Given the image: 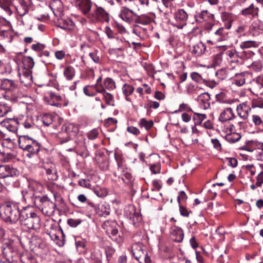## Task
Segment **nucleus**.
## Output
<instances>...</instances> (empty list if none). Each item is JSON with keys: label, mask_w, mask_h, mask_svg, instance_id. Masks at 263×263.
I'll return each instance as SVG.
<instances>
[{"label": "nucleus", "mask_w": 263, "mask_h": 263, "mask_svg": "<svg viewBox=\"0 0 263 263\" xmlns=\"http://www.w3.org/2000/svg\"><path fill=\"white\" fill-rule=\"evenodd\" d=\"M259 9L255 7L253 4H251L248 8H245L241 11L243 15H251L253 16H258Z\"/></svg>", "instance_id": "bb28decb"}, {"label": "nucleus", "mask_w": 263, "mask_h": 263, "mask_svg": "<svg viewBox=\"0 0 263 263\" xmlns=\"http://www.w3.org/2000/svg\"><path fill=\"white\" fill-rule=\"evenodd\" d=\"M258 43L255 41H246L242 42L240 44V47L241 49L250 48H256L258 47Z\"/></svg>", "instance_id": "473e14b6"}, {"label": "nucleus", "mask_w": 263, "mask_h": 263, "mask_svg": "<svg viewBox=\"0 0 263 263\" xmlns=\"http://www.w3.org/2000/svg\"><path fill=\"white\" fill-rule=\"evenodd\" d=\"M99 90H96V88L93 86H87L83 89L84 92L88 97H93L97 92H98Z\"/></svg>", "instance_id": "ea45409f"}, {"label": "nucleus", "mask_w": 263, "mask_h": 263, "mask_svg": "<svg viewBox=\"0 0 263 263\" xmlns=\"http://www.w3.org/2000/svg\"><path fill=\"white\" fill-rule=\"evenodd\" d=\"M255 158L257 160L263 161V151L255 149Z\"/></svg>", "instance_id": "0e129e2a"}, {"label": "nucleus", "mask_w": 263, "mask_h": 263, "mask_svg": "<svg viewBox=\"0 0 263 263\" xmlns=\"http://www.w3.org/2000/svg\"><path fill=\"white\" fill-rule=\"evenodd\" d=\"M45 45L40 43L34 44L32 45V49L36 51L43 50L45 48Z\"/></svg>", "instance_id": "680f3d73"}, {"label": "nucleus", "mask_w": 263, "mask_h": 263, "mask_svg": "<svg viewBox=\"0 0 263 263\" xmlns=\"http://www.w3.org/2000/svg\"><path fill=\"white\" fill-rule=\"evenodd\" d=\"M159 106V103L156 101H149L144 105V107L148 112L151 111L152 108L157 109Z\"/></svg>", "instance_id": "79ce46f5"}, {"label": "nucleus", "mask_w": 263, "mask_h": 263, "mask_svg": "<svg viewBox=\"0 0 263 263\" xmlns=\"http://www.w3.org/2000/svg\"><path fill=\"white\" fill-rule=\"evenodd\" d=\"M50 229H47V234L49 235L51 239L54 241L59 246L64 245L63 240H60L59 235L61 234L62 230L60 229L54 223L51 224Z\"/></svg>", "instance_id": "6e6552de"}, {"label": "nucleus", "mask_w": 263, "mask_h": 263, "mask_svg": "<svg viewBox=\"0 0 263 263\" xmlns=\"http://www.w3.org/2000/svg\"><path fill=\"white\" fill-rule=\"evenodd\" d=\"M72 126L71 124H66L63 126V130L58 135V141L60 144H62L69 141L70 139V128Z\"/></svg>", "instance_id": "dca6fc26"}, {"label": "nucleus", "mask_w": 263, "mask_h": 263, "mask_svg": "<svg viewBox=\"0 0 263 263\" xmlns=\"http://www.w3.org/2000/svg\"><path fill=\"white\" fill-rule=\"evenodd\" d=\"M240 138L241 136L240 135L235 133L232 135H228L226 137L227 140L230 143H235L237 142L240 139Z\"/></svg>", "instance_id": "de8ad7c7"}, {"label": "nucleus", "mask_w": 263, "mask_h": 263, "mask_svg": "<svg viewBox=\"0 0 263 263\" xmlns=\"http://www.w3.org/2000/svg\"><path fill=\"white\" fill-rule=\"evenodd\" d=\"M17 13L20 16H24L27 14L29 10V7L27 3L24 0H19L18 4L15 6Z\"/></svg>", "instance_id": "b1692460"}, {"label": "nucleus", "mask_w": 263, "mask_h": 263, "mask_svg": "<svg viewBox=\"0 0 263 263\" xmlns=\"http://www.w3.org/2000/svg\"><path fill=\"white\" fill-rule=\"evenodd\" d=\"M23 125L25 128H30L33 125V120L31 118H28L23 123Z\"/></svg>", "instance_id": "e2e57ef3"}, {"label": "nucleus", "mask_w": 263, "mask_h": 263, "mask_svg": "<svg viewBox=\"0 0 263 263\" xmlns=\"http://www.w3.org/2000/svg\"><path fill=\"white\" fill-rule=\"evenodd\" d=\"M192 111L191 107L188 105V104L185 103H182L180 105L179 109L174 111V113H177L180 111Z\"/></svg>", "instance_id": "603ef678"}, {"label": "nucleus", "mask_w": 263, "mask_h": 263, "mask_svg": "<svg viewBox=\"0 0 263 263\" xmlns=\"http://www.w3.org/2000/svg\"><path fill=\"white\" fill-rule=\"evenodd\" d=\"M99 135V132L97 129H93L87 134L89 139L94 140L97 138Z\"/></svg>", "instance_id": "864d4df0"}, {"label": "nucleus", "mask_w": 263, "mask_h": 263, "mask_svg": "<svg viewBox=\"0 0 263 263\" xmlns=\"http://www.w3.org/2000/svg\"><path fill=\"white\" fill-rule=\"evenodd\" d=\"M256 185L261 187L263 184V171L260 172L256 176Z\"/></svg>", "instance_id": "4d7b16f0"}, {"label": "nucleus", "mask_w": 263, "mask_h": 263, "mask_svg": "<svg viewBox=\"0 0 263 263\" xmlns=\"http://www.w3.org/2000/svg\"><path fill=\"white\" fill-rule=\"evenodd\" d=\"M115 253V250L110 247H107L105 248V253L107 259L109 261L112 255Z\"/></svg>", "instance_id": "3c124183"}, {"label": "nucleus", "mask_w": 263, "mask_h": 263, "mask_svg": "<svg viewBox=\"0 0 263 263\" xmlns=\"http://www.w3.org/2000/svg\"><path fill=\"white\" fill-rule=\"evenodd\" d=\"M1 213L3 219L9 224H15L21 220L22 210L19 209L18 204L15 202H5L1 207Z\"/></svg>", "instance_id": "7ed1b4c3"}, {"label": "nucleus", "mask_w": 263, "mask_h": 263, "mask_svg": "<svg viewBox=\"0 0 263 263\" xmlns=\"http://www.w3.org/2000/svg\"><path fill=\"white\" fill-rule=\"evenodd\" d=\"M127 131L135 136H137L140 134L139 129L138 128L133 126L127 127Z\"/></svg>", "instance_id": "13d9d810"}, {"label": "nucleus", "mask_w": 263, "mask_h": 263, "mask_svg": "<svg viewBox=\"0 0 263 263\" xmlns=\"http://www.w3.org/2000/svg\"><path fill=\"white\" fill-rule=\"evenodd\" d=\"M137 17L136 19L135 22L137 23L141 24L144 25L150 24L153 21L152 18L146 15H142L141 16L137 15Z\"/></svg>", "instance_id": "72a5a7b5"}, {"label": "nucleus", "mask_w": 263, "mask_h": 263, "mask_svg": "<svg viewBox=\"0 0 263 263\" xmlns=\"http://www.w3.org/2000/svg\"><path fill=\"white\" fill-rule=\"evenodd\" d=\"M251 110L250 106L247 104V102L240 104L237 107L238 115L243 120L248 119Z\"/></svg>", "instance_id": "4be33fe9"}, {"label": "nucleus", "mask_w": 263, "mask_h": 263, "mask_svg": "<svg viewBox=\"0 0 263 263\" xmlns=\"http://www.w3.org/2000/svg\"><path fill=\"white\" fill-rule=\"evenodd\" d=\"M252 120L254 126L263 132V117L257 115H253L252 116Z\"/></svg>", "instance_id": "c85d7f7f"}, {"label": "nucleus", "mask_w": 263, "mask_h": 263, "mask_svg": "<svg viewBox=\"0 0 263 263\" xmlns=\"http://www.w3.org/2000/svg\"><path fill=\"white\" fill-rule=\"evenodd\" d=\"M21 224L26 228L34 231L39 230L42 225L41 218L30 206L22 209Z\"/></svg>", "instance_id": "f03ea898"}, {"label": "nucleus", "mask_w": 263, "mask_h": 263, "mask_svg": "<svg viewBox=\"0 0 263 263\" xmlns=\"http://www.w3.org/2000/svg\"><path fill=\"white\" fill-rule=\"evenodd\" d=\"M22 194L24 201L26 202L30 201L33 202L44 215L50 216L54 214L56 204L49 199L47 197H36L34 200L33 192L23 190Z\"/></svg>", "instance_id": "f257e3e1"}, {"label": "nucleus", "mask_w": 263, "mask_h": 263, "mask_svg": "<svg viewBox=\"0 0 263 263\" xmlns=\"http://www.w3.org/2000/svg\"><path fill=\"white\" fill-rule=\"evenodd\" d=\"M188 14L183 9H179L174 14L172 25L179 29H182L186 24Z\"/></svg>", "instance_id": "423d86ee"}, {"label": "nucleus", "mask_w": 263, "mask_h": 263, "mask_svg": "<svg viewBox=\"0 0 263 263\" xmlns=\"http://www.w3.org/2000/svg\"><path fill=\"white\" fill-rule=\"evenodd\" d=\"M42 242L43 241L40 237L36 235H33L31 237L29 241L30 248L32 250L41 248L42 247Z\"/></svg>", "instance_id": "a878e982"}, {"label": "nucleus", "mask_w": 263, "mask_h": 263, "mask_svg": "<svg viewBox=\"0 0 263 263\" xmlns=\"http://www.w3.org/2000/svg\"><path fill=\"white\" fill-rule=\"evenodd\" d=\"M81 222L82 220L80 219L70 218L67 220L68 224L73 228L77 227Z\"/></svg>", "instance_id": "09e8293b"}, {"label": "nucleus", "mask_w": 263, "mask_h": 263, "mask_svg": "<svg viewBox=\"0 0 263 263\" xmlns=\"http://www.w3.org/2000/svg\"><path fill=\"white\" fill-rule=\"evenodd\" d=\"M103 88L98 90V92L103 95L104 99H112L114 97V95L110 92H107L105 89L112 90L116 88V84L115 81L110 78H106L103 84Z\"/></svg>", "instance_id": "0eeeda50"}, {"label": "nucleus", "mask_w": 263, "mask_h": 263, "mask_svg": "<svg viewBox=\"0 0 263 263\" xmlns=\"http://www.w3.org/2000/svg\"><path fill=\"white\" fill-rule=\"evenodd\" d=\"M11 111V106H8V105L7 104L0 103V118L4 117L8 112Z\"/></svg>", "instance_id": "a19ab883"}, {"label": "nucleus", "mask_w": 263, "mask_h": 263, "mask_svg": "<svg viewBox=\"0 0 263 263\" xmlns=\"http://www.w3.org/2000/svg\"><path fill=\"white\" fill-rule=\"evenodd\" d=\"M205 46L201 42L195 43L191 45L190 47L191 53L196 57H199L202 55L205 52Z\"/></svg>", "instance_id": "aec40b11"}, {"label": "nucleus", "mask_w": 263, "mask_h": 263, "mask_svg": "<svg viewBox=\"0 0 263 263\" xmlns=\"http://www.w3.org/2000/svg\"><path fill=\"white\" fill-rule=\"evenodd\" d=\"M179 206L180 215L184 217H189L190 212L187 211V210L185 207L181 205V204H179Z\"/></svg>", "instance_id": "bf43d9fd"}, {"label": "nucleus", "mask_w": 263, "mask_h": 263, "mask_svg": "<svg viewBox=\"0 0 263 263\" xmlns=\"http://www.w3.org/2000/svg\"><path fill=\"white\" fill-rule=\"evenodd\" d=\"M236 118L231 108L228 107L224 109L220 114L218 120L221 122H226Z\"/></svg>", "instance_id": "5701e85b"}, {"label": "nucleus", "mask_w": 263, "mask_h": 263, "mask_svg": "<svg viewBox=\"0 0 263 263\" xmlns=\"http://www.w3.org/2000/svg\"><path fill=\"white\" fill-rule=\"evenodd\" d=\"M211 142L213 145V146L216 149L220 151L221 148V144L217 139H212Z\"/></svg>", "instance_id": "774afa93"}, {"label": "nucleus", "mask_w": 263, "mask_h": 263, "mask_svg": "<svg viewBox=\"0 0 263 263\" xmlns=\"http://www.w3.org/2000/svg\"><path fill=\"white\" fill-rule=\"evenodd\" d=\"M154 123L152 120H147L145 118L140 119L139 125L141 127H144L146 130H148L153 126Z\"/></svg>", "instance_id": "c9c22d12"}, {"label": "nucleus", "mask_w": 263, "mask_h": 263, "mask_svg": "<svg viewBox=\"0 0 263 263\" xmlns=\"http://www.w3.org/2000/svg\"><path fill=\"white\" fill-rule=\"evenodd\" d=\"M17 173V170L10 165H0V178L12 177L16 175Z\"/></svg>", "instance_id": "4468645a"}, {"label": "nucleus", "mask_w": 263, "mask_h": 263, "mask_svg": "<svg viewBox=\"0 0 263 263\" xmlns=\"http://www.w3.org/2000/svg\"><path fill=\"white\" fill-rule=\"evenodd\" d=\"M97 214L100 216L105 217L110 213L109 209H107L104 205H100L96 210Z\"/></svg>", "instance_id": "e433bc0d"}, {"label": "nucleus", "mask_w": 263, "mask_h": 263, "mask_svg": "<svg viewBox=\"0 0 263 263\" xmlns=\"http://www.w3.org/2000/svg\"><path fill=\"white\" fill-rule=\"evenodd\" d=\"M187 198V196L184 191H180L177 197V201L179 204L181 200H185Z\"/></svg>", "instance_id": "69168bd1"}, {"label": "nucleus", "mask_w": 263, "mask_h": 263, "mask_svg": "<svg viewBox=\"0 0 263 263\" xmlns=\"http://www.w3.org/2000/svg\"><path fill=\"white\" fill-rule=\"evenodd\" d=\"M134 91V88L130 85L125 84L122 87L123 93L126 97L131 95Z\"/></svg>", "instance_id": "c03bdc74"}, {"label": "nucleus", "mask_w": 263, "mask_h": 263, "mask_svg": "<svg viewBox=\"0 0 263 263\" xmlns=\"http://www.w3.org/2000/svg\"><path fill=\"white\" fill-rule=\"evenodd\" d=\"M212 205V209L213 211L217 214L221 213L222 212V209L223 207V205L221 203L216 202L214 205H213V203H210L209 204V206Z\"/></svg>", "instance_id": "a18cd8bd"}, {"label": "nucleus", "mask_w": 263, "mask_h": 263, "mask_svg": "<svg viewBox=\"0 0 263 263\" xmlns=\"http://www.w3.org/2000/svg\"><path fill=\"white\" fill-rule=\"evenodd\" d=\"M14 86V82L10 80L4 79L2 81V88L9 91L10 93L11 88L13 87Z\"/></svg>", "instance_id": "4c0bfd02"}, {"label": "nucleus", "mask_w": 263, "mask_h": 263, "mask_svg": "<svg viewBox=\"0 0 263 263\" xmlns=\"http://www.w3.org/2000/svg\"><path fill=\"white\" fill-rule=\"evenodd\" d=\"M41 144L36 140L32 139L29 145L25 148V151L28 153L26 156L31 158L34 155L36 154L40 150Z\"/></svg>", "instance_id": "6ab92c4d"}, {"label": "nucleus", "mask_w": 263, "mask_h": 263, "mask_svg": "<svg viewBox=\"0 0 263 263\" xmlns=\"http://www.w3.org/2000/svg\"><path fill=\"white\" fill-rule=\"evenodd\" d=\"M49 7L52 10L53 14L58 17H61L63 15V6L60 0H53L50 5Z\"/></svg>", "instance_id": "412c9836"}, {"label": "nucleus", "mask_w": 263, "mask_h": 263, "mask_svg": "<svg viewBox=\"0 0 263 263\" xmlns=\"http://www.w3.org/2000/svg\"><path fill=\"white\" fill-rule=\"evenodd\" d=\"M192 79L198 83H203L204 79H202L201 75L198 73L194 72L191 74Z\"/></svg>", "instance_id": "49530a36"}, {"label": "nucleus", "mask_w": 263, "mask_h": 263, "mask_svg": "<svg viewBox=\"0 0 263 263\" xmlns=\"http://www.w3.org/2000/svg\"><path fill=\"white\" fill-rule=\"evenodd\" d=\"M23 67L22 69H27L30 70L34 66V61L30 57H25L23 59Z\"/></svg>", "instance_id": "7c9ffc66"}, {"label": "nucleus", "mask_w": 263, "mask_h": 263, "mask_svg": "<svg viewBox=\"0 0 263 263\" xmlns=\"http://www.w3.org/2000/svg\"><path fill=\"white\" fill-rule=\"evenodd\" d=\"M203 83L205 85H206V86H208L211 88H213L217 85L218 82H217L214 80H204Z\"/></svg>", "instance_id": "338daca9"}, {"label": "nucleus", "mask_w": 263, "mask_h": 263, "mask_svg": "<svg viewBox=\"0 0 263 263\" xmlns=\"http://www.w3.org/2000/svg\"><path fill=\"white\" fill-rule=\"evenodd\" d=\"M160 169L161 167L159 164H152L150 166V170L151 172L154 174L159 173L160 172Z\"/></svg>", "instance_id": "052dcab7"}, {"label": "nucleus", "mask_w": 263, "mask_h": 263, "mask_svg": "<svg viewBox=\"0 0 263 263\" xmlns=\"http://www.w3.org/2000/svg\"><path fill=\"white\" fill-rule=\"evenodd\" d=\"M250 67L255 71H260L262 68V65L260 61H255L252 63Z\"/></svg>", "instance_id": "8fccbe9b"}, {"label": "nucleus", "mask_w": 263, "mask_h": 263, "mask_svg": "<svg viewBox=\"0 0 263 263\" xmlns=\"http://www.w3.org/2000/svg\"><path fill=\"white\" fill-rule=\"evenodd\" d=\"M132 252L135 259L140 263L144 260L145 263H150L151 259L148 255L145 247L141 243H135L132 246Z\"/></svg>", "instance_id": "20e7f679"}, {"label": "nucleus", "mask_w": 263, "mask_h": 263, "mask_svg": "<svg viewBox=\"0 0 263 263\" xmlns=\"http://www.w3.org/2000/svg\"><path fill=\"white\" fill-rule=\"evenodd\" d=\"M103 227L110 237L116 236L118 233V225L115 221H106L104 223Z\"/></svg>", "instance_id": "2eb2a0df"}, {"label": "nucleus", "mask_w": 263, "mask_h": 263, "mask_svg": "<svg viewBox=\"0 0 263 263\" xmlns=\"http://www.w3.org/2000/svg\"><path fill=\"white\" fill-rule=\"evenodd\" d=\"M250 34L254 36H258L263 33V22L260 20L254 21L249 30Z\"/></svg>", "instance_id": "f8f14e48"}, {"label": "nucleus", "mask_w": 263, "mask_h": 263, "mask_svg": "<svg viewBox=\"0 0 263 263\" xmlns=\"http://www.w3.org/2000/svg\"><path fill=\"white\" fill-rule=\"evenodd\" d=\"M125 215L135 227L139 226L142 222V216L138 212L136 211V208L134 205H129L126 208Z\"/></svg>", "instance_id": "39448f33"}, {"label": "nucleus", "mask_w": 263, "mask_h": 263, "mask_svg": "<svg viewBox=\"0 0 263 263\" xmlns=\"http://www.w3.org/2000/svg\"><path fill=\"white\" fill-rule=\"evenodd\" d=\"M43 123L46 126L50 125L53 121V117L50 114H45L42 117Z\"/></svg>", "instance_id": "58836bf2"}, {"label": "nucleus", "mask_w": 263, "mask_h": 263, "mask_svg": "<svg viewBox=\"0 0 263 263\" xmlns=\"http://www.w3.org/2000/svg\"><path fill=\"white\" fill-rule=\"evenodd\" d=\"M228 56V60L231 64H237L238 61V55L237 52L234 50H230L226 52Z\"/></svg>", "instance_id": "c756f323"}, {"label": "nucleus", "mask_w": 263, "mask_h": 263, "mask_svg": "<svg viewBox=\"0 0 263 263\" xmlns=\"http://www.w3.org/2000/svg\"><path fill=\"white\" fill-rule=\"evenodd\" d=\"M96 10L94 11L93 16L99 21L108 22L109 20L108 13L101 7L96 5Z\"/></svg>", "instance_id": "a211bd4d"}, {"label": "nucleus", "mask_w": 263, "mask_h": 263, "mask_svg": "<svg viewBox=\"0 0 263 263\" xmlns=\"http://www.w3.org/2000/svg\"><path fill=\"white\" fill-rule=\"evenodd\" d=\"M134 16H137L133 10L123 7L121 8L119 14L120 17L124 21L130 23L134 21Z\"/></svg>", "instance_id": "f3484780"}, {"label": "nucleus", "mask_w": 263, "mask_h": 263, "mask_svg": "<svg viewBox=\"0 0 263 263\" xmlns=\"http://www.w3.org/2000/svg\"><path fill=\"white\" fill-rule=\"evenodd\" d=\"M31 73V70L27 69H22L20 70L18 74L22 84L26 86H28L31 84L32 81Z\"/></svg>", "instance_id": "ddd939ff"}, {"label": "nucleus", "mask_w": 263, "mask_h": 263, "mask_svg": "<svg viewBox=\"0 0 263 263\" xmlns=\"http://www.w3.org/2000/svg\"><path fill=\"white\" fill-rule=\"evenodd\" d=\"M223 31L224 29L220 28L215 32L212 37L213 43L219 42L225 40L226 36L223 33Z\"/></svg>", "instance_id": "cd10ccee"}, {"label": "nucleus", "mask_w": 263, "mask_h": 263, "mask_svg": "<svg viewBox=\"0 0 263 263\" xmlns=\"http://www.w3.org/2000/svg\"><path fill=\"white\" fill-rule=\"evenodd\" d=\"M171 239L176 242H181L184 238V233L182 229L175 225H173L170 230Z\"/></svg>", "instance_id": "9b49d317"}, {"label": "nucleus", "mask_w": 263, "mask_h": 263, "mask_svg": "<svg viewBox=\"0 0 263 263\" xmlns=\"http://www.w3.org/2000/svg\"><path fill=\"white\" fill-rule=\"evenodd\" d=\"M121 179L124 183L126 184H130L133 181L134 178L130 173L126 172L122 176Z\"/></svg>", "instance_id": "37998d69"}, {"label": "nucleus", "mask_w": 263, "mask_h": 263, "mask_svg": "<svg viewBox=\"0 0 263 263\" xmlns=\"http://www.w3.org/2000/svg\"><path fill=\"white\" fill-rule=\"evenodd\" d=\"M47 104H50L52 106H54L57 107H61L62 106H66L68 104V102H57V103H52V100H46Z\"/></svg>", "instance_id": "6e6d98bb"}, {"label": "nucleus", "mask_w": 263, "mask_h": 263, "mask_svg": "<svg viewBox=\"0 0 263 263\" xmlns=\"http://www.w3.org/2000/svg\"><path fill=\"white\" fill-rule=\"evenodd\" d=\"M78 184L80 186L87 189H90L91 186L89 180L86 179L80 180L78 182Z\"/></svg>", "instance_id": "5fc2aeb1"}, {"label": "nucleus", "mask_w": 263, "mask_h": 263, "mask_svg": "<svg viewBox=\"0 0 263 263\" xmlns=\"http://www.w3.org/2000/svg\"><path fill=\"white\" fill-rule=\"evenodd\" d=\"M75 6L84 14L88 15L91 8L90 0H73Z\"/></svg>", "instance_id": "9d476101"}, {"label": "nucleus", "mask_w": 263, "mask_h": 263, "mask_svg": "<svg viewBox=\"0 0 263 263\" xmlns=\"http://www.w3.org/2000/svg\"><path fill=\"white\" fill-rule=\"evenodd\" d=\"M43 168L45 171L48 179L51 181L56 180L58 176L54 164L51 162L44 163Z\"/></svg>", "instance_id": "1a4fd4ad"}, {"label": "nucleus", "mask_w": 263, "mask_h": 263, "mask_svg": "<svg viewBox=\"0 0 263 263\" xmlns=\"http://www.w3.org/2000/svg\"><path fill=\"white\" fill-rule=\"evenodd\" d=\"M206 118V115L204 114L194 112L193 119L195 121V125H200Z\"/></svg>", "instance_id": "f704fd0d"}, {"label": "nucleus", "mask_w": 263, "mask_h": 263, "mask_svg": "<svg viewBox=\"0 0 263 263\" xmlns=\"http://www.w3.org/2000/svg\"><path fill=\"white\" fill-rule=\"evenodd\" d=\"M63 73L67 80H71L75 75V70L72 67L68 66L65 67Z\"/></svg>", "instance_id": "2f4dec72"}, {"label": "nucleus", "mask_w": 263, "mask_h": 263, "mask_svg": "<svg viewBox=\"0 0 263 263\" xmlns=\"http://www.w3.org/2000/svg\"><path fill=\"white\" fill-rule=\"evenodd\" d=\"M32 138L29 137L27 135H22L18 137V144L20 147L24 151H25V148L30 143Z\"/></svg>", "instance_id": "393cba45"}]
</instances>
